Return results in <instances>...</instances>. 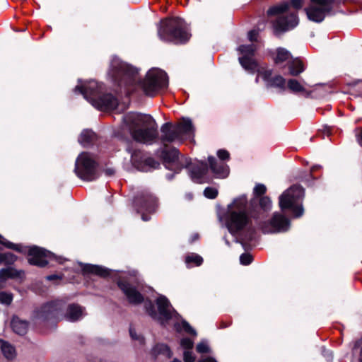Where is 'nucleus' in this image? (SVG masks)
<instances>
[{"mask_svg": "<svg viewBox=\"0 0 362 362\" xmlns=\"http://www.w3.org/2000/svg\"><path fill=\"white\" fill-rule=\"evenodd\" d=\"M123 121L132 139L143 144H152L158 137L156 121L149 115L129 112Z\"/></svg>", "mask_w": 362, "mask_h": 362, "instance_id": "1", "label": "nucleus"}, {"mask_svg": "<svg viewBox=\"0 0 362 362\" xmlns=\"http://www.w3.org/2000/svg\"><path fill=\"white\" fill-rule=\"evenodd\" d=\"M103 84L94 80L82 82L78 80V85L74 88L75 93L82 94L93 107L100 110L115 109L118 105L117 99L110 93H104Z\"/></svg>", "mask_w": 362, "mask_h": 362, "instance_id": "2", "label": "nucleus"}, {"mask_svg": "<svg viewBox=\"0 0 362 362\" xmlns=\"http://www.w3.org/2000/svg\"><path fill=\"white\" fill-rule=\"evenodd\" d=\"M303 4V0H290L289 2L284 1L271 6L268 9V16H276V18L272 21L275 35L287 32L298 25L299 20L296 13H291L287 16H284L283 14L288 11L290 6L294 8L299 9L302 8Z\"/></svg>", "mask_w": 362, "mask_h": 362, "instance_id": "3", "label": "nucleus"}, {"mask_svg": "<svg viewBox=\"0 0 362 362\" xmlns=\"http://www.w3.org/2000/svg\"><path fill=\"white\" fill-rule=\"evenodd\" d=\"M247 201L245 196H241L228 206L224 215L226 225L229 232L235 234L242 230L249 223V216L247 213Z\"/></svg>", "mask_w": 362, "mask_h": 362, "instance_id": "4", "label": "nucleus"}, {"mask_svg": "<svg viewBox=\"0 0 362 362\" xmlns=\"http://www.w3.org/2000/svg\"><path fill=\"white\" fill-rule=\"evenodd\" d=\"M158 34L160 39L165 42H185L190 37L186 23L180 18L161 21Z\"/></svg>", "mask_w": 362, "mask_h": 362, "instance_id": "5", "label": "nucleus"}, {"mask_svg": "<svg viewBox=\"0 0 362 362\" xmlns=\"http://www.w3.org/2000/svg\"><path fill=\"white\" fill-rule=\"evenodd\" d=\"M108 74L119 86H124L128 93L133 90L130 87L138 81V70L117 57L112 58Z\"/></svg>", "mask_w": 362, "mask_h": 362, "instance_id": "6", "label": "nucleus"}, {"mask_svg": "<svg viewBox=\"0 0 362 362\" xmlns=\"http://www.w3.org/2000/svg\"><path fill=\"white\" fill-rule=\"evenodd\" d=\"M0 243L7 248L12 249L21 253H25L28 251L29 257L28 262L33 265L43 267L48 264L49 259H55L57 261L61 263L60 257H57L51 252L37 246H33L28 250L27 247H23L21 245L14 244L10 241H8L1 235Z\"/></svg>", "mask_w": 362, "mask_h": 362, "instance_id": "7", "label": "nucleus"}, {"mask_svg": "<svg viewBox=\"0 0 362 362\" xmlns=\"http://www.w3.org/2000/svg\"><path fill=\"white\" fill-rule=\"evenodd\" d=\"M304 196V189L294 185L279 197V206L282 211L289 209L298 218L303 214L304 210L300 203Z\"/></svg>", "mask_w": 362, "mask_h": 362, "instance_id": "8", "label": "nucleus"}, {"mask_svg": "<svg viewBox=\"0 0 362 362\" xmlns=\"http://www.w3.org/2000/svg\"><path fill=\"white\" fill-rule=\"evenodd\" d=\"M156 305L158 312L155 310L151 300L145 302L146 310L152 318L158 320L163 325H165L170 320H178L179 314L173 309L166 297L159 296L156 300Z\"/></svg>", "mask_w": 362, "mask_h": 362, "instance_id": "9", "label": "nucleus"}, {"mask_svg": "<svg viewBox=\"0 0 362 362\" xmlns=\"http://www.w3.org/2000/svg\"><path fill=\"white\" fill-rule=\"evenodd\" d=\"M168 85V78L166 73L157 68L150 69L145 79L139 84L144 93L148 96H154L160 90L166 88Z\"/></svg>", "mask_w": 362, "mask_h": 362, "instance_id": "10", "label": "nucleus"}, {"mask_svg": "<svg viewBox=\"0 0 362 362\" xmlns=\"http://www.w3.org/2000/svg\"><path fill=\"white\" fill-rule=\"evenodd\" d=\"M74 171L84 181H93L99 176L98 163L92 155L86 152L81 153L76 158Z\"/></svg>", "mask_w": 362, "mask_h": 362, "instance_id": "11", "label": "nucleus"}, {"mask_svg": "<svg viewBox=\"0 0 362 362\" xmlns=\"http://www.w3.org/2000/svg\"><path fill=\"white\" fill-rule=\"evenodd\" d=\"M126 150L131 155L132 165L139 170L147 172L160 165L158 161L137 148L132 142L127 143Z\"/></svg>", "mask_w": 362, "mask_h": 362, "instance_id": "12", "label": "nucleus"}, {"mask_svg": "<svg viewBox=\"0 0 362 362\" xmlns=\"http://www.w3.org/2000/svg\"><path fill=\"white\" fill-rule=\"evenodd\" d=\"M333 8V0H310L305 8L308 18L315 23H321Z\"/></svg>", "mask_w": 362, "mask_h": 362, "instance_id": "13", "label": "nucleus"}, {"mask_svg": "<svg viewBox=\"0 0 362 362\" xmlns=\"http://www.w3.org/2000/svg\"><path fill=\"white\" fill-rule=\"evenodd\" d=\"M163 156L167 169L179 173L182 168H188L190 160L184 156H179V151L175 148L169 151H163Z\"/></svg>", "mask_w": 362, "mask_h": 362, "instance_id": "14", "label": "nucleus"}, {"mask_svg": "<svg viewBox=\"0 0 362 362\" xmlns=\"http://www.w3.org/2000/svg\"><path fill=\"white\" fill-rule=\"evenodd\" d=\"M264 233H284L290 227L289 220L280 213H274L269 221L264 222L260 226Z\"/></svg>", "mask_w": 362, "mask_h": 362, "instance_id": "15", "label": "nucleus"}, {"mask_svg": "<svg viewBox=\"0 0 362 362\" xmlns=\"http://www.w3.org/2000/svg\"><path fill=\"white\" fill-rule=\"evenodd\" d=\"M134 205L138 213L141 214V218L144 221L149 220L148 216L144 212L153 213L157 207V202L155 197L151 193L144 192L140 196L136 197Z\"/></svg>", "mask_w": 362, "mask_h": 362, "instance_id": "16", "label": "nucleus"}, {"mask_svg": "<svg viewBox=\"0 0 362 362\" xmlns=\"http://www.w3.org/2000/svg\"><path fill=\"white\" fill-rule=\"evenodd\" d=\"M255 49L254 45H241L238 47V51L243 55V57H239V62L245 70L251 73L257 71L260 68L252 59Z\"/></svg>", "mask_w": 362, "mask_h": 362, "instance_id": "17", "label": "nucleus"}, {"mask_svg": "<svg viewBox=\"0 0 362 362\" xmlns=\"http://www.w3.org/2000/svg\"><path fill=\"white\" fill-rule=\"evenodd\" d=\"M117 284L129 303L137 305L144 301V296L136 289L135 287L129 283L123 280H119Z\"/></svg>", "mask_w": 362, "mask_h": 362, "instance_id": "18", "label": "nucleus"}, {"mask_svg": "<svg viewBox=\"0 0 362 362\" xmlns=\"http://www.w3.org/2000/svg\"><path fill=\"white\" fill-rule=\"evenodd\" d=\"M258 76L256 78V82H258L259 76H261L264 81L267 82L268 86L272 87H277L280 88H285L286 81L281 76H276L274 78H271L272 71L271 69L260 67L257 69Z\"/></svg>", "mask_w": 362, "mask_h": 362, "instance_id": "19", "label": "nucleus"}, {"mask_svg": "<svg viewBox=\"0 0 362 362\" xmlns=\"http://www.w3.org/2000/svg\"><path fill=\"white\" fill-rule=\"evenodd\" d=\"M160 132V140L163 144L182 142V140L179 134L180 133L177 132L175 126L172 125L170 123H165L161 127Z\"/></svg>", "mask_w": 362, "mask_h": 362, "instance_id": "20", "label": "nucleus"}, {"mask_svg": "<svg viewBox=\"0 0 362 362\" xmlns=\"http://www.w3.org/2000/svg\"><path fill=\"white\" fill-rule=\"evenodd\" d=\"M207 171L206 163L202 161L199 162L190 167L189 176L194 182L203 183L206 182L205 175Z\"/></svg>", "mask_w": 362, "mask_h": 362, "instance_id": "21", "label": "nucleus"}, {"mask_svg": "<svg viewBox=\"0 0 362 362\" xmlns=\"http://www.w3.org/2000/svg\"><path fill=\"white\" fill-rule=\"evenodd\" d=\"M62 300H55L45 304L41 310L40 316L45 318L58 317L63 308Z\"/></svg>", "mask_w": 362, "mask_h": 362, "instance_id": "22", "label": "nucleus"}, {"mask_svg": "<svg viewBox=\"0 0 362 362\" xmlns=\"http://www.w3.org/2000/svg\"><path fill=\"white\" fill-rule=\"evenodd\" d=\"M208 160L210 168L216 177L225 178L228 175L229 168L226 164L222 161H217L213 156H209Z\"/></svg>", "mask_w": 362, "mask_h": 362, "instance_id": "23", "label": "nucleus"}, {"mask_svg": "<svg viewBox=\"0 0 362 362\" xmlns=\"http://www.w3.org/2000/svg\"><path fill=\"white\" fill-rule=\"evenodd\" d=\"M177 132L180 133L182 141L193 136L194 127L192 120L189 118H182V119L175 125Z\"/></svg>", "mask_w": 362, "mask_h": 362, "instance_id": "24", "label": "nucleus"}, {"mask_svg": "<svg viewBox=\"0 0 362 362\" xmlns=\"http://www.w3.org/2000/svg\"><path fill=\"white\" fill-rule=\"evenodd\" d=\"M83 315V308L77 304H71L68 306L66 318L71 322L81 319Z\"/></svg>", "mask_w": 362, "mask_h": 362, "instance_id": "25", "label": "nucleus"}, {"mask_svg": "<svg viewBox=\"0 0 362 362\" xmlns=\"http://www.w3.org/2000/svg\"><path fill=\"white\" fill-rule=\"evenodd\" d=\"M11 326L14 332L19 335H24L28 331V322L15 316L12 318Z\"/></svg>", "mask_w": 362, "mask_h": 362, "instance_id": "26", "label": "nucleus"}, {"mask_svg": "<svg viewBox=\"0 0 362 362\" xmlns=\"http://www.w3.org/2000/svg\"><path fill=\"white\" fill-rule=\"evenodd\" d=\"M84 273L94 274L101 276H106L109 274V272L106 268L93 264H85L83 267Z\"/></svg>", "mask_w": 362, "mask_h": 362, "instance_id": "27", "label": "nucleus"}, {"mask_svg": "<svg viewBox=\"0 0 362 362\" xmlns=\"http://www.w3.org/2000/svg\"><path fill=\"white\" fill-rule=\"evenodd\" d=\"M289 74L292 76H298L300 73L303 72L304 66L303 64L298 58L293 59L288 64Z\"/></svg>", "mask_w": 362, "mask_h": 362, "instance_id": "28", "label": "nucleus"}, {"mask_svg": "<svg viewBox=\"0 0 362 362\" xmlns=\"http://www.w3.org/2000/svg\"><path fill=\"white\" fill-rule=\"evenodd\" d=\"M291 53L284 48H278L276 50V57L275 63L279 64L283 62H287V64L292 60Z\"/></svg>", "mask_w": 362, "mask_h": 362, "instance_id": "29", "label": "nucleus"}, {"mask_svg": "<svg viewBox=\"0 0 362 362\" xmlns=\"http://www.w3.org/2000/svg\"><path fill=\"white\" fill-rule=\"evenodd\" d=\"M2 354L7 359H13L16 356L15 348L9 343L0 340Z\"/></svg>", "mask_w": 362, "mask_h": 362, "instance_id": "30", "label": "nucleus"}, {"mask_svg": "<svg viewBox=\"0 0 362 362\" xmlns=\"http://www.w3.org/2000/svg\"><path fill=\"white\" fill-rule=\"evenodd\" d=\"M95 134L89 129L83 130L79 136L78 142L83 146L89 145L95 139Z\"/></svg>", "mask_w": 362, "mask_h": 362, "instance_id": "31", "label": "nucleus"}, {"mask_svg": "<svg viewBox=\"0 0 362 362\" xmlns=\"http://www.w3.org/2000/svg\"><path fill=\"white\" fill-rule=\"evenodd\" d=\"M202 262L203 258L196 253H190L187 255L185 257V263L188 266H199L202 264Z\"/></svg>", "mask_w": 362, "mask_h": 362, "instance_id": "32", "label": "nucleus"}, {"mask_svg": "<svg viewBox=\"0 0 362 362\" xmlns=\"http://www.w3.org/2000/svg\"><path fill=\"white\" fill-rule=\"evenodd\" d=\"M152 351L154 355L163 354L168 358H170L172 356V353L169 347L163 344H159L155 346Z\"/></svg>", "mask_w": 362, "mask_h": 362, "instance_id": "33", "label": "nucleus"}, {"mask_svg": "<svg viewBox=\"0 0 362 362\" xmlns=\"http://www.w3.org/2000/svg\"><path fill=\"white\" fill-rule=\"evenodd\" d=\"M175 327L176 330L178 332L184 330L185 332H186L188 334H193L194 336L197 335L196 331L185 320H182L180 324L178 322H176L175 324Z\"/></svg>", "mask_w": 362, "mask_h": 362, "instance_id": "34", "label": "nucleus"}, {"mask_svg": "<svg viewBox=\"0 0 362 362\" xmlns=\"http://www.w3.org/2000/svg\"><path fill=\"white\" fill-rule=\"evenodd\" d=\"M18 276V272L11 267L0 270V279L1 280H6L8 278H15Z\"/></svg>", "mask_w": 362, "mask_h": 362, "instance_id": "35", "label": "nucleus"}, {"mask_svg": "<svg viewBox=\"0 0 362 362\" xmlns=\"http://www.w3.org/2000/svg\"><path fill=\"white\" fill-rule=\"evenodd\" d=\"M288 88L294 93L303 92L305 88L303 84L296 79H290L288 81Z\"/></svg>", "mask_w": 362, "mask_h": 362, "instance_id": "36", "label": "nucleus"}, {"mask_svg": "<svg viewBox=\"0 0 362 362\" xmlns=\"http://www.w3.org/2000/svg\"><path fill=\"white\" fill-rule=\"evenodd\" d=\"M16 260V257L11 252L0 253V262L12 264Z\"/></svg>", "mask_w": 362, "mask_h": 362, "instance_id": "37", "label": "nucleus"}, {"mask_svg": "<svg viewBox=\"0 0 362 362\" xmlns=\"http://www.w3.org/2000/svg\"><path fill=\"white\" fill-rule=\"evenodd\" d=\"M259 205L264 211H268L272 209V201L268 197H263L259 200Z\"/></svg>", "mask_w": 362, "mask_h": 362, "instance_id": "38", "label": "nucleus"}, {"mask_svg": "<svg viewBox=\"0 0 362 362\" xmlns=\"http://www.w3.org/2000/svg\"><path fill=\"white\" fill-rule=\"evenodd\" d=\"M204 195L209 199H214L218 195V190L214 187H206L204 191Z\"/></svg>", "mask_w": 362, "mask_h": 362, "instance_id": "39", "label": "nucleus"}, {"mask_svg": "<svg viewBox=\"0 0 362 362\" xmlns=\"http://www.w3.org/2000/svg\"><path fill=\"white\" fill-rule=\"evenodd\" d=\"M12 299L11 294L5 292L0 293V303L9 305L12 302Z\"/></svg>", "mask_w": 362, "mask_h": 362, "instance_id": "40", "label": "nucleus"}, {"mask_svg": "<svg viewBox=\"0 0 362 362\" xmlns=\"http://www.w3.org/2000/svg\"><path fill=\"white\" fill-rule=\"evenodd\" d=\"M180 345L185 350H191L193 348L194 342L189 338H183L180 341Z\"/></svg>", "mask_w": 362, "mask_h": 362, "instance_id": "41", "label": "nucleus"}, {"mask_svg": "<svg viewBox=\"0 0 362 362\" xmlns=\"http://www.w3.org/2000/svg\"><path fill=\"white\" fill-rule=\"evenodd\" d=\"M252 257L248 253H243L240 257V262L242 264L247 265L252 262Z\"/></svg>", "mask_w": 362, "mask_h": 362, "instance_id": "42", "label": "nucleus"}, {"mask_svg": "<svg viewBox=\"0 0 362 362\" xmlns=\"http://www.w3.org/2000/svg\"><path fill=\"white\" fill-rule=\"evenodd\" d=\"M197 351L199 353L209 352V347L206 341H201L197 345Z\"/></svg>", "mask_w": 362, "mask_h": 362, "instance_id": "43", "label": "nucleus"}, {"mask_svg": "<svg viewBox=\"0 0 362 362\" xmlns=\"http://www.w3.org/2000/svg\"><path fill=\"white\" fill-rule=\"evenodd\" d=\"M129 334L133 340H138L140 344L144 343V337L142 336L138 335L134 328H129Z\"/></svg>", "mask_w": 362, "mask_h": 362, "instance_id": "44", "label": "nucleus"}, {"mask_svg": "<svg viewBox=\"0 0 362 362\" xmlns=\"http://www.w3.org/2000/svg\"><path fill=\"white\" fill-rule=\"evenodd\" d=\"M267 188L262 184L257 185L254 188V194L257 196L264 194L266 192Z\"/></svg>", "mask_w": 362, "mask_h": 362, "instance_id": "45", "label": "nucleus"}, {"mask_svg": "<svg viewBox=\"0 0 362 362\" xmlns=\"http://www.w3.org/2000/svg\"><path fill=\"white\" fill-rule=\"evenodd\" d=\"M195 357L194 356L191 350H185L184 352L185 362H194Z\"/></svg>", "mask_w": 362, "mask_h": 362, "instance_id": "46", "label": "nucleus"}, {"mask_svg": "<svg viewBox=\"0 0 362 362\" xmlns=\"http://www.w3.org/2000/svg\"><path fill=\"white\" fill-rule=\"evenodd\" d=\"M217 156L221 160H228L230 156L229 153L227 151L223 149L218 151Z\"/></svg>", "mask_w": 362, "mask_h": 362, "instance_id": "47", "label": "nucleus"}, {"mask_svg": "<svg viewBox=\"0 0 362 362\" xmlns=\"http://www.w3.org/2000/svg\"><path fill=\"white\" fill-rule=\"evenodd\" d=\"M258 35V31L256 30H252L248 33V39L250 41H256Z\"/></svg>", "mask_w": 362, "mask_h": 362, "instance_id": "48", "label": "nucleus"}, {"mask_svg": "<svg viewBox=\"0 0 362 362\" xmlns=\"http://www.w3.org/2000/svg\"><path fill=\"white\" fill-rule=\"evenodd\" d=\"M46 278L49 281H52V280H55V279H61L62 276L57 275V274H52V275L47 276Z\"/></svg>", "mask_w": 362, "mask_h": 362, "instance_id": "49", "label": "nucleus"}, {"mask_svg": "<svg viewBox=\"0 0 362 362\" xmlns=\"http://www.w3.org/2000/svg\"><path fill=\"white\" fill-rule=\"evenodd\" d=\"M199 362H217V361L213 358L207 357V358H203L202 360H199Z\"/></svg>", "mask_w": 362, "mask_h": 362, "instance_id": "50", "label": "nucleus"}, {"mask_svg": "<svg viewBox=\"0 0 362 362\" xmlns=\"http://www.w3.org/2000/svg\"><path fill=\"white\" fill-rule=\"evenodd\" d=\"M358 141L360 145L362 146V129H361V132L358 136Z\"/></svg>", "mask_w": 362, "mask_h": 362, "instance_id": "51", "label": "nucleus"}, {"mask_svg": "<svg viewBox=\"0 0 362 362\" xmlns=\"http://www.w3.org/2000/svg\"><path fill=\"white\" fill-rule=\"evenodd\" d=\"M105 173L107 175H113L115 173V170H112V169H108V170H106Z\"/></svg>", "mask_w": 362, "mask_h": 362, "instance_id": "52", "label": "nucleus"}, {"mask_svg": "<svg viewBox=\"0 0 362 362\" xmlns=\"http://www.w3.org/2000/svg\"><path fill=\"white\" fill-rule=\"evenodd\" d=\"M199 238V235L198 234H194L193 236H192V242L197 240Z\"/></svg>", "mask_w": 362, "mask_h": 362, "instance_id": "53", "label": "nucleus"}, {"mask_svg": "<svg viewBox=\"0 0 362 362\" xmlns=\"http://www.w3.org/2000/svg\"><path fill=\"white\" fill-rule=\"evenodd\" d=\"M173 176H174V175H172V174H169V175H166V177H167L168 180H172V179L173 178Z\"/></svg>", "mask_w": 362, "mask_h": 362, "instance_id": "54", "label": "nucleus"}, {"mask_svg": "<svg viewBox=\"0 0 362 362\" xmlns=\"http://www.w3.org/2000/svg\"><path fill=\"white\" fill-rule=\"evenodd\" d=\"M186 197L188 199H192V194H186Z\"/></svg>", "mask_w": 362, "mask_h": 362, "instance_id": "55", "label": "nucleus"}, {"mask_svg": "<svg viewBox=\"0 0 362 362\" xmlns=\"http://www.w3.org/2000/svg\"><path fill=\"white\" fill-rule=\"evenodd\" d=\"M317 168V166H314V167H313V168H312V169H311V171H314V170H315V169H316Z\"/></svg>", "mask_w": 362, "mask_h": 362, "instance_id": "56", "label": "nucleus"}, {"mask_svg": "<svg viewBox=\"0 0 362 362\" xmlns=\"http://www.w3.org/2000/svg\"><path fill=\"white\" fill-rule=\"evenodd\" d=\"M358 83L362 85V81H359V82H358Z\"/></svg>", "mask_w": 362, "mask_h": 362, "instance_id": "57", "label": "nucleus"}]
</instances>
